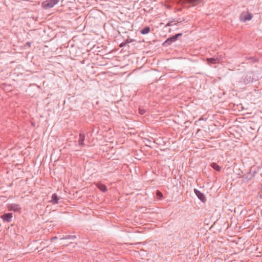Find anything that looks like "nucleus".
I'll return each instance as SVG.
<instances>
[{"instance_id":"1","label":"nucleus","mask_w":262,"mask_h":262,"mask_svg":"<svg viewBox=\"0 0 262 262\" xmlns=\"http://www.w3.org/2000/svg\"><path fill=\"white\" fill-rule=\"evenodd\" d=\"M59 0H46L42 3V7L45 9H50L58 4Z\"/></svg>"},{"instance_id":"2","label":"nucleus","mask_w":262,"mask_h":262,"mask_svg":"<svg viewBox=\"0 0 262 262\" xmlns=\"http://www.w3.org/2000/svg\"><path fill=\"white\" fill-rule=\"evenodd\" d=\"M252 17V14L248 11H244L241 14L239 19L241 21L245 22L251 20Z\"/></svg>"},{"instance_id":"3","label":"nucleus","mask_w":262,"mask_h":262,"mask_svg":"<svg viewBox=\"0 0 262 262\" xmlns=\"http://www.w3.org/2000/svg\"><path fill=\"white\" fill-rule=\"evenodd\" d=\"M202 0H180L182 4H183L185 7H187V5L195 6L202 2Z\"/></svg>"},{"instance_id":"4","label":"nucleus","mask_w":262,"mask_h":262,"mask_svg":"<svg viewBox=\"0 0 262 262\" xmlns=\"http://www.w3.org/2000/svg\"><path fill=\"white\" fill-rule=\"evenodd\" d=\"M7 208L9 211H13L14 212H20L21 207L18 204H9L7 205Z\"/></svg>"},{"instance_id":"5","label":"nucleus","mask_w":262,"mask_h":262,"mask_svg":"<svg viewBox=\"0 0 262 262\" xmlns=\"http://www.w3.org/2000/svg\"><path fill=\"white\" fill-rule=\"evenodd\" d=\"M181 33L177 34L169 38H168L165 42H164L165 44L170 45L172 42L174 41L177 40L178 37L179 36H182Z\"/></svg>"},{"instance_id":"6","label":"nucleus","mask_w":262,"mask_h":262,"mask_svg":"<svg viewBox=\"0 0 262 262\" xmlns=\"http://www.w3.org/2000/svg\"><path fill=\"white\" fill-rule=\"evenodd\" d=\"M13 214L12 213H6L2 216V218L4 221L7 222H10L11 219L12 218Z\"/></svg>"},{"instance_id":"7","label":"nucleus","mask_w":262,"mask_h":262,"mask_svg":"<svg viewBox=\"0 0 262 262\" xmlns=\"http://www.w3.org/2000/svg\"><path fill=\"white\" fill-rule=\"evenodd\" d=\"M206 60L208 63H220L221 59L220 58L217 57V58H207Z\"/></svg>"},{"instance_id":"8","label":"nucleus","mask_w":262,"mask_h":262,"mask_svg":"<svg viewBox=\"0 0 262 262\" xmlns=\"http://www.w3.org/2000/svg\"><path fill=\"white\" fill-rule=\"evenodd\" d=\"M59 199V198L58 197L57 195L55 193H54L52 195L51 200L50 202L53 204H58Z\"/></svg>"},{"instance_id":"9","label":"nucleus","mask_w":262,"mask_h":262,"mask_svg":"<svg viewBox=\"0 0 262 262\" xmlns=\"http://www.w3.org/2000/svg\"><path fill=\"white\" fill-rule=\"evenodd\" d=\"M96 185L102 191L106 192L107 191V188L105 185L98 183H96Z\"/></svg>"},{"instance_id":"10","label":"nucleus","mask_w":262,"mask_h":262,"mask_svg":"<svg viewBox=\"0 0 262 262\" xmlns=\"http://www.w3.org/2000/svg\"><path fill=\"white\" fill-rule=\"evenodd\" d=\"M84 139H85V136L82 134H80L79 140H78V143L80 146L84 145Z\"/></svg>"},{"instance_id":"11","label":"nucleus","mask_w":262,"mask_h":262,"mask_svg":"<svg viewBox=\"0 0 262 262\" xmlns=\"http://www.w3.org/2000/svg\"><path fill=\"white\" fill-rule=\"evenodd\" d=\"M195 194L197 195L198 198L203 202L205 200V198L203 193L198 190H194Z\"/></svg>"},{"instance_id":"12","label":"nucleus","mask_w":262,"mask_h":262,"mask_svg":"<svg viewBox=\"0 0 262 262\" xmlns=\"http://www.w3.org/2000/svg\"><path fill=\"white\" fill-rule=\"evenodd\" d=\"M210 166L212 168H213L214 169L217 171H220L221 170V167L215 163H211L210 164Z\"/></svg>"},{"instance_id":"13","label":"nucleus","mask_w":262,"mask_h":262,"mask_svg":"<svg viewBox=\"0 0 262 262\" xmlns=\"http://www.w3.org/2000/svg\"><path fill=\"white\" fill-rule=\"evenodd\" d=\"M150 28L149 27H146L143 29H142L140 31L141 33L142 34H146L150 32Z\"/></svg>"},{"instance_id":"14","label":"nucleus","mask_w":262,"mask_h":262,"mask_svg":"<svg viewBox=\"0 0 262 262\" xmlns=\"http://www.w3.org/2000/svg\"><path fill=\"white\" fill-rule=\"evenodd\" d=\"M75 238H76L75 235H67V236H65L64 237L61 238V239H75Z\"/></svg>"},{"instance_id":"15","label":"nucleus","mask_w":262,"mask_h":262,"mask_svg":"<svg viewBox=\"0 0 262 262\" xmlns=\"http://www.w3.org/2000/svg\"><path fill=\"white\" fill-rule=\"evenodd\" d=\"M156 194H157V195L160 198L163 197V194H162V192L159 191H157Z\"/></svg>"},{"instance_id":"16","label":"nucleus","mask_w":262,"mask_h":262,"mask_svg":"<svg viewBox=\"0 0 262 262\" xmlns=\"http://www.w3.org/2000/svg\"><path fill=\"white\" fill-rule=\"evenodd\" d=\"M145 111L144 110H142V109H139V113L141 115H143L144 113H145Z\"/></svg>"},{"instance_id":"17","label":"nucleus","mask_w":262,"mask_h":262,"mask_svg":"<svg viewBox=\"0 0 262 262\" xmlns=\"http://www.w3.org/2000/svg\"><path fill=\"white\" fill-rule=\"evenodd\" d=\"M56 239H57V236H55V237H53L51 238V241L52 242H53L54 240Z\"/></svg>"},{"instance_id":"18","label":"nucleus","mask_w":262,"mask_h":262,"mask_svg":"<svg viewBox=\"0 0 262 262\" xmlns=\"http://www.w3.org/2000/svg\"><path fill=\"white\" fill-rule=\"evenodd\" d=\"M171 23H169V24H167V26H171Z\"/></svg>"}]
</instances>
